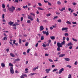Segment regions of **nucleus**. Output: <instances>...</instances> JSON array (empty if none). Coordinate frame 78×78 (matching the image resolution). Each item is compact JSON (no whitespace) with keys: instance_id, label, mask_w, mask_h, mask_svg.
Segmentation results:
<instances>
[{"instance_id":"f704fd0d","label":"nucleus","mask_w":78,"mask_h":78,"mask_svg":"<svg viewBox=\"0 0 78 78\" xmlns=\"http://www.w3.org/2000/svg\"><path fill=\"white\" fill-rule=\"evenodd\" d=\"M22 76H25L26 77H27V75L25 74H23L22 75Z\"/></svg>"},{"instance_id":"69168bd1","label":"nucleus","mask_w":78,"mask_h":78,"mask_svg":"<svg viewBox=\"0 0 78 78\" xmlns=\"http://www.w3.org/2000/svg\"><path fill=\"white\" fill-rule=\"evenodd\" d=\"M49 55L48 54H45V56H48Z\"/></svg>"},{"instance_id":"6e6552de","label":"nucleus","mask_w":78,"mask_h":78,"mask_svg":"<svg viewBox=\"0 0 78 78\" xmlns=\"http://www.w3.org/2000/svg\"><path fill=\"white\" fill-rule=\"evenodd\" d=\"M9 25L10 26H12V24H13L14 22H12V21H10L9 22Z\"/></svg>"},{"instance_id":"c03bdc74","label":"nucleus","mask_w":78,"mask_h":78,"mask_svg":"<svg viewBox=\"0 0 78 78\" xmlns=\"http://www.w3.org/2000/svg\"><path fill=\"white\" fill-rule=\"evenodd\" d=\"M9 43L10 44V45H12V46H14V44H12V42H9Z\"/></svg>"},{"instance_id":"a878e982","label":"nucleus","mask_w":78,"mask_h":78,"mask_svg":"<svg viewBox=\"0 0 78 78\" xmlns=\"http://www.w3.org/2000/svg\"><path fill=\"white\" fill-rule=\"evenodd\" d=\"M57 4L58 5H60L61 4V2L59 1L57 2Z\"/></svg>"},{"instance_id":"864d4df0","label":"nucleus","mask_w":78,"mask_h":78,"mask_svg":"<svg viewBox=\"0 0 78 78\" xmlns=\"http://www.w3.org/2000/svg\"><path fill=\"white\" fill-rule=\"evenodd\" d=\"M15 23L16 24V25H20L19 24H18V23H17V22H15Z\"/></svg>"},{"instance_id":"c9c22d12","label":"nucleus","mask_w":78,"mask_h":78,"mask_svg":"<svg viewBox=\"0 0 78 78\" xmlns=\"http://www.w3.org/2000/svg\"><path fill=\"white\" fill-rule=\"evenodd\" d=\"M58 16H54L53 18V19H54L55 20V19H57L58 18Z\"/></svg>"},{"instance_id":"7ed1b4c3","label":"nucleus","mask_w":78,"mask_h":78,"mask_svg":"<svg viewBox=\"0 0 78 78\" xmlns=\"http://www.w3.org/2000/svg\"><path fill=\"white\" fill-rule=\"evenodd\" d=\"M57 46L58 47H62L61 43L60 42H58L57 43Z\"/></svg>"},{"instance_id":"7c9ffc66","label":"nucleus","mask_w":78,"mask_h":78,"mask_svg":"<svg viewBox=\"0 0 78 78\" xmlns=\"http://www.w3.org/2000/svg\"><path fill=\"white\" fill-rule=\"evenodd\" d=\"M51 14L50 13H49L46 15V16L47 17H49V16H50Z\"/></svg>"},{"instance_id":"774afa93","label":"nucleus","mask_w":78,"mask_h":78,"mask_svg":"<svg viewBox=\"0 0 78 78\" xmlns=\"http://www.w3.org/2000/svg\"><path fill=\"white\" fill-rule=\"evenodd\" d=\"M20 78H25L22 75L20 76Z\"/></svg>"},{"instance_id":"13d9d810","label":"nucleus","mask_w":78,"mask_h":78,"mask_svg":"<svg viewBox=\"0 0 78 78\" xmlns=\"http://www.w3.org/2000/svg\"><path fill=\"white\" fill-rule=\"evenodd\" d=\"M53 28L52 27H50V30H53Z\"/></svg>"},{"instance_id":"6ab92c4d","label":"nucleus","mask_w":78,"mask_h":78,"mask_svg":"<svg viewBox=\"0 0 78 78\" xmlns=\"http://www.w3.org/2000/svg\"><path fill=\"white\" fill-rule=\"evenodd\" d=\"M36 75V73H31L30 74V76H32V75Z\"/></svg>"},{"instance_id":"052dcab7","label":"nucleus","mask_w":78,"mask_h":78,"mask_svg":"<svg viewBox=\"0 0 78 78\" xmlns=\"http://www.w3.org/2000/svg\"><path fill=\"white\" fill-rule=\"evenodd\" d=\"M49 61H50V62H53V60H51V59H49Z\"/></svg>"},{"instance_id":"f257e3e1","label":"nucleus","mask_w":78,"mask_h":78,"mask_svg":"<svg viewBox=\"0 0 78 78\" xmlns=\"http://www.w3.org/2000/svg\"><path fill=\"white\" fill-rule=\"evenodd\" d=\"M15 7L13 6H12L10 8H9L8 9L9 11L11 12H14L15 10Z\"/></svg>"},{"instance_id":"79ce46f5","label":"nucleus","mask_w":78,"mask_h":78,"mask_svg":"<svg viewBox=\"0 0 78 78\" xmlns=\"http://www.w3.org/2000/svg\"><path fill=\"white\" fill-rule=\"evenodd\" d=\"M25 45L26 47L28 46V42L26 43V44H25Z\"/></svg>"},{"instance_id":"4468645a","label":"nucleus","mask_w":78,"mask_h":78,"mask_svg":"<svg viewBox=\"0 0 78 78\" xmlns=\"http://www.w3.org/2000/svg\"><path fill=\"white\" fill-rule=\"evenodd\" d=\"M72 39L73 41H74L75 42H77V41H78V40L75 39L74 38H72Z\"/></svg>"},{"instance_id":"2f4dec72","label":"nucleus","mask_w":78,"mask_h":78,"mask_svg":"<svg viewBox=\"0 0 78 78\" xmlns=\"http://www.w3.org/2000/svg\"><path fill=\"white\" fill-rule=\"evenodd\" d=\"M30 51V49H28L27 51V53H29Z\"/></svg>"},{"instance_id":"6e6d98bb","label":"nucleus","mask_w":78,"mask_h":78,"mask_svg":"<svg viewBox=\"0 0 78 78\" xmlns=\"http://www.w3.org/2000/svg\"><path fill=\"white\" fill-rule=\"evenodd\" d=\"M42 33L44 34H46V32L45 31H43L42 32Z\"/></svg>"},{"instance_id":"8fccbe9b","label":"nucleus","mask_w":78,"mask_h":78,"mask_svg":"<svg viewBox=\"0 0 78 78\" xmlns=\"http://www.w3.org/2000/svg\"><path fill=\"white\" fill-rule=\"evenodd\" d=\"M73 15H74V16H78V15H77V14H75V13H73Z\"/></svg>"},{"instance_id":"338daca9","label":"nucleus","mask_w":78,"mask_h":78,"mask_svg":"<svg viewBox=\"0 0 78 78\" xmlns=\"http://www.w3.org/2000/svg\"><path fill=\"white\" fill-rule=\"evenodd\" d=\"M44 3H48V1H46L45 0H44Z\"/></svg>"},{"instance_id":"b1692460","label":"nucleus","mask_w":78,"mask_h":78,"mask_svg":"<svg viewBox=\"0 0 78 78\" xmlns=\"http://www.w3.org/2000/svg\"><path fill=\"white\" fill-rule=\"evenodd\" d=\"M57 51H61V49H60V47H58L57 48Z\"/></svg>"},{"instance_id":"ddd939ff","label":"nucleus","mask_w":78,"mask_h":78,"mask_svg":"<svg viewBox=\"0 0 78 78\" xmlns=\"http://www.w3.org/2000/svg\"><path fill=\"white\" fill-rule=\"evenodd\" d=\"M64 59L65 61H70V58H65Z\"/></svg>"},{"instance_id":"3c124183","label":"nucleus","mask_w":78,"mask_h":78,"mask_svg":"<svg viewBox=\"0 0 78 78\" xmlns=\"http://www.w3.org/2000/svg\"><path fill=\"white\" fill-rule=\"evenodd\" d=\"M56 24H55V26H52V27H53L54 28H55V27H56Z\"/></svg>"},{"instance_id":"4c0bfd02","label":"nucleus","mask_w":78,"mask_h":78,"mask_svg":"<svg viewBox=\"0 0 78 78\" xmlns=\"http://www.w3.org/2000/svg\"><path fill=\"white\" fill-rule=\"evenodd\" d=\"M21 10V8H18L17 9V11H20Z\"/></svg>"},{"instance_id":"393cba45","label":"nucleus","mask_w":78,"mask_h":78,"mask_svg":"<svg viewBox=\"0 0 78 78\" xmlns=\"http://www.w3.org/2000/svg\"><path fill=\"white\" fill-rule=\"evenodd\" d=\"M66 23H68V24H69V25H70L71 24V23L69 21L66 22Z\"/></svg>"},{"instance_id":"0eeeda50","label":"nucleus","mask_w":78,"mask_h":78,"mask_svg":"<svg viewBox=\"0 0 78 78\" xmlns=\"http://www.w3.org/2000/svg\"><path fill=\"white\" fill-rule=\"evenodd\" d=\"M65 56V54H62L59 55V58H62V57H64Z\"/></svg>"},{"instance_id":"473e14b6","label":"nucleus","mask_w":78,"mask_h":78,"mask_svg":"<svg viewBox=\"0 0 78 78\" xmlns=\"http://www.w3.org/2000/svg\"><path fill=\"white\" fill-rule=\"evenodd\" d=\"M30 14L31 15H32V16H35L34 14L33 13L30 12Z\"/></svg>"},{"instance_id":"39448f33","label":"nucleus","mask_w":78,"mask_h":78,"mask_svg":"<svg viewBox=\"0 0 78 78\" xmlns=\"http://www.w3.org/2000/svg\"><path fill=\"white\" fill-rule=\"evenodd\" d=\"M51 70V69H46L45 70V72H46L47 73H49V72Z\"/></svg>"},{"instance_id":"0e129e2a","label":"nucleus","mask_w":78,"mask_h":78,"mask_svg":"<svg viewBox=\"0 0 78 78\" xmlns=\"http://www.w3.org/2000/svg\"><path fill=\"white\" fill-rule=\"evenodd\" d=\"M65 39H66V37H63L62 39L63 41H65Z\"/></svg>"},{"instance_id":"aec40b11","label":"nucleus","mask_w":78,"mask_h":78,"mask_svg":"<svg viewBox=\"0 0 78 78\" xmlns=\"http://www.w3.org/2000/svg\"><path fill=\"white\" fill-rule=\"evenodd\" d=\"M41 41H42V40H44V37L43 36H42L41 38Z\"/></svg>"},{"instance_id":"2eb2a0df","label":"nucleus","mask_w":78,"mask_h":78,"mask_svg":"<svg viewBox=\"0 0 78 78\" xmlns=\"http://www.w3.org/2000/svg\"><path fill=\"white\" fill-rule=\"evenodd\" d=\"M68 44V46H72V45H73L72 43L71 42L69 43Z\"/></svg>"},{"instance_id":"1a4fd4ad","label":"nucleus","mask_w":78,"mask_h":78,"mask_svg":"<svg viewBox=\"0 0 78 78\" xmlns=\"http://www.w3.org/2000/svg\"><path fill=\"white\" fill-rule=\"evenodd\" d=\"M68 30V28L63 27L62 28V31H65V30Z\"/></svg>"},{"instance_id":"412c9836","label":"nucleus","mask_w":78,"mask_h":78,"mask_svg":"<svg viewBox=\"0 0 78 78\" xmlns=\"http://www.w3.org/2000/svg\"><path fill=\"white\" fill-rule=\"evenodd\" d=\"M61 44L62 46L63 45H64L65 44V41H63L62 42Z\"/></svg>"},{"instance_id":"f8f14e48","label":"nucleus","mask_w":78,"mask_h":78,"mask_svg":"<svg viewBox=\"0 0 78 78\" xmlns=\"http://www.w3.org/2000/svg\"><path fill=\"white\" fill-rule=\"evenodd\" d=\"M59 10L60 11H63L65 10L66 9L65 8V7L62 8V9H59Z\"/></svg>"},{"instance_id":"603ef678","label":"nucleus","mask_w":78,"mask_h":78,"mask_svg":"<svg viewBox=\"0 0 78 78\" xmlns=\"http://www.w3.org/2000/svg\"><path fill=\"white\" fill-rule=\"evenodd\" d=\"M73 5H76V2H74L73 3H72Z\"/></svg>"},{"instance_id":"37998d69","label":"nucleus","mask_w":78,"mask_h":78,"mask_svg":"<svg viewBox=\"0 0 78 78\" xmlns=\"http://www.w3.org/2000/svg\"><path fill=\"white\" fill-rule=\"evenodd\" d=\"M57 70H58V69H54L53 70L52 72H55V71H57Z\"/></svg>"},{"instance_id":"5fc2aeb1","label":"nucleus","mask_w":78,"mask_h":78,"mask_svg":"<svg viewBox=\"0 0 78 78\" xmlns=\"http://www.w3.org/2000/svg\"><path fill=\"white\" fill-rule=\"evenodd\" d=\"M75 65H77L78 64V62L77 61L75 62Z\"/></svg>"},{"instance_id":"f03ea898","label":"nucleus","mask_w":78,"mask_h":78,"mask_svg":"<svg viewBox=\"0 0 78 78\" xmlns=\"http://www.w3.org/2000/svg\"><path fill=\"white\" fill-rule=\"evenodd\" d=\"M10 73L12 74H13L14 73V70H13V67H11L10 68Z\"/></svg>"},{"instance_id":"bf43d9fd","label":"nucleus","mask_w":78,"mask_h":78,"mask_svg":"<svg viewBox=\"0 0 78 78\" xmlns=\"http://www.w3.org/2000/svg\"><path fill=\"white\" fill-rule=\"evenodd\" d=\"M16 40H13V44H14L16 43Z\"/></svg>"},{"instance_id":"4be33fe9","label":"nucleus","mask_w":78,"mask_h":78,"mask_svg":"<svg viewBox=\"0 0 78 78\" xmlns=\"http://www.w3.org/2000/svg\"><path fill=\"white\" fill-rule=\"evenodd\" d=\"M64 35L66 37H67V36H69V34L65 33L64 34Z\"/></svg>"},{"instance_id":"4d7b16f0","label":"nucleus","mask_w":78,"mask_h":78,"mask_svg":"<svg viewBox=\"0 0 78 78\" xmlns=\"http://www.w3.org/2000/svg\"><path fill=\"white\" fill-rule=\"evenodd\" d=\"M69 37H68L66 38V41H69Z\"/></svg>"},{"instance_id":"9d476101","label":"nucleus","mask_w":78,"mask_h":78,"mask_svg":"<svg viewBox=\"0 0 78 78\" xmlns=\"http://www.w3.org/2000/svg\"><path fill=\"white\" fill-rule=\"evenodd\" d=\"M50 37V39L52 40H54L55 39V36H51Z\"/></svg>"},{"instance_id":"72a5a7b5","label":"nucleus","mask_w":78,"mask_h":78,"mask_svg":"<svg viewBox=\"0 0 78 78\" xmlns=\"http://www.w3.org/2000/svg\"><path fill=\"white\" fill-rule=\"evenodd\" d=\"M67 67H69V68H71L72 67V66L70 65H67L66 66Z\"/></svg>"},{"instance_id":"e433bc0d","label":"nucleus","mask_w":78,"mask_h":78,"mask_svg":"<svg viewBox=\"0 0 78 78\" xmlns=\"http://www.w3.org/2000/svg\"><path fill=\"white\" fill-rule=\"evenodd\" d=\"M73 24V25H75V24H76V22H72Z\"/></svg>"},{"instance_id":"a211bd4d","label":"nucleus","mask_w":78,"mask_h":78,"mask_svg":"<svg viewBox=\"0 0 78 78\" xmlns=\"http://www.w3.org/2000/svg\"><path fill=\"white\" fill-rule=\"evenodd\" d=\"M9 65L10 67H13V65L11 63H9Z\"/></svg>"},{"instance_id":"a19ab883","label":"nucleus","mask_w":78,"mask_h":78,"mask_svg":"<svg viewBox=\"0 0 78 78\" xmlns=\"http://www.w3.org/2000/svg\"><path fill=\"white\" fill-rule=\"evenodd\" d=\"M4 41H5V40H7V37H5L3 38Z\"/></svg>"},{"instance_id":"bb28decb","label":"nucleus","mask_w":78,"mask_h":78,"mask_svg":"<svg viewBox=\"0 0 78 78\" xmlns=\"http://www.w3.org/2000/svg\"><path fill=\"white\" fill-rule=\"evenodd\" d=\"M68 78H72V74H69L68 76Z\"/></svg>"},{"instance_id":"c85d7f7f","label":"nucleus","mask_w":78,"mask_h":78,"mask_svg":"<svg viewBox=\"0 0 78 78\" xmlns=\"http://www.w3.org/2000/svg\"><path fill=\"white\" fill-rule=\"evenodd\" d=\"M2 7L4 9L5 8V4H3L2 5Z\"/></svg>"},{"instance_id":"dca6fc26","label":"nucleus","mask_w":78,"mask_h":78,"mask_svg":"<svg viewBox=\"0 0 78 78\" xmlns=\"http://www.w3.org/2000/svg\"><path fill=\"white\" fill-rule=\"evenodd\" d=\"M10 56H12V57H15V55L13 53H10Z\"/></svg>"},{"instance_id":"c756f323","label":"nucleus","mask_w":78,"mask_h":78,"mask_svg":"<svg viewBox=\"0 0 78 78\" xmlns=\"http://www.w3.org/2000/svg\"><path fill=\"white\" fill-rule=\"evenodd\" d=\"M16 61H20V58H17L15 59Z\"/></svg>"},{"instance_id":"e2e57ef3","label":"nucleus","mask_w":78,"mask_h":78,"mask_svg":"<svg viewBox=\"0 0 78 78\" xmlns=\"http://www.w3.org/2000/svg\"><path fill=\"white\" fill-rule=\"evenodd\" d=\"M23 54L24 55H27V53H26V52H23Z\"/></svg>"},{"instance_id":"423d86ee","label":"nucleus","mask_w":78,"mask_h":78,"mask_svg":"<svg viewBox=\"0 0 78 78\" xmlns=\"http://www.w3.org/2000/svg\"><path fill=\"white\" fill-rule=\"evenodd\" d=\"M44 28L43 27V26H41L40 27V31H42L43 30H44Z\"/></svg>"},{"instance_id":"49530a36","label":"nucleus","mask_w":78,"mask_h":78,"mask_svg":"<svg viewBox=\"0 0 78 78\" xmlns=\"http://www.w3.org/2000/svg\"><path fill=\"white\" fill-rule=\"evenodd\" d=\"M43 47H46V45L45 44H43L42 45Z\"/></svg>"},{"instance_id":"a18cd8bd","label":"nucleus","mask_w":78,"mask_h":78,"mask_svg":"<svg viewBox=\"0 0 78 78\" xmlns=\"http://www.w3.org/2000/svg\"><path fill=\"white\" fill-rule=\"evenodd\" d=\"M2 19H5V14H2Z\"/></svg>"},{"instance_id":"20e7f679","label":"nucleus","mask_w":78,"mask_h":78,"mask_svg":"<svg viewBox=\"0 0 78 78\" xmlns=\"http://www.w3.org/2000/svg\"><path fill=\"white\" fill-rule=\"evenodd\" d=\"M64 68H62V69H61L59 71V74H61V73H62V71H64Z\"/></svg>"},{"instance_id":"09e8293b","label":"nucleus","mask_w":78,"mask_h":78,"mask_svg":"<svg viewBox=\"0 0 78 78\" xmlns=\"http://www.w3.org/2000/svg\"><path fill=\"white\" fill-rule=\"evenodd\" d=\"M38 45H39V44L38 43H37L35 45L36 47H37V46H38Z\"/></svg>"},{"instance_id":"cd10ccee","label":"nucleus","mask_w":78,"mask_h":78,"mask_svg":"<svg viewBox=\"0 0 78 78\" xmlns=\"http://www.w3.org/2000/svg\"><path fill=\"white\" fill-rule=\"evenodd\" d=\"M49 34V33H48V31H47L46 32V36H48V35Z\"/></svg>"},{"instance_id":"680f3d73","label":"nucleus","mask_w":78,"mask_h":78,"mask_svg":"<svg viewBox=\"0 0 78 78\" xmlns=\"http://www.w3.org/2000/svg\"><path fill=\"white\" fill-rule=\"evenodd\" d=\"M48 5L51 6V3H50V2H48Z\"/></svg>"},{"instance_id":"9b49d317","label":"nucleus","mask_w":78,"mask_h":78,"mask_svg":"<svg viewBox=\"0 0 78 78\" xmlns=\"http://www.w3.org/2000/svg\"><path fill=\"white\" fill-rule=\"evenodd\" d=\"M1 66L3 67H5V64L3 63H2L1 64Z\"/></svg>"},{"instance_id":"f3484780","label":"nucleus","mask_w":78,"mask_h":78,"mask_svg":"<svg viewBox=\"0 0 78 78\" xmlns=\"http://www.w3.org/2000/svg\"><path fill=\"white\" fill-rule=\"evenodd\" d=\"M37 9L39 10H41V11H44V9H43L41 8L40 7H38Z\"/></svg>"},{"instance_id":"5701e85b","label":"nucleus","mask_w":78,"mask_h":78,"mask_svg":"<svg viewBox=\"0 0 78 78\" xmlns=\"http://www.w3.org/2000/svg\"><path fill=\"white\" fill-rule=\"evenodd\" d=\"M19 44H21L22 43V40L20 38L19 39Z\"/></svg>"},{"instance_id":"de8ad7c7","label":"nucleus","mask_w":78,"mask_h":78,"mask_svg":"<svg viewBox=\"0 0 78 78\" xmlns=\"http://www.w3.org/2000/svg\"><path fill=\"white\" fill-rule=\"evenodd\" d=\"M27 23H31V21L30 20H27Z\"/></svg>"},{"instance_id":"58836bf2","label":"nucleus","mask_w":78,"mask_h":78,"mask_svg":"<svg viewBox=\"0 0 78 78\" xmlns=\"http://www.w3.org/2000/svg\"><path fill=\"white\" fill-rule=\"evenodd\" d=\"M57 21L58 22H59V23L61 22H62L61 20L60 19H58V20Z\"/></svg>"},{"instance_id":"ea45409f","label":"nucleus","mask_w":78,"mask_h":78,"mask_svg":"<svg viewBox=\"0 0 78 78\" xmlns=\"http://www.w3.org/2000/svg\"><path fill=\"white\" fill-rule=\"evenodd\" d=\"M27 17L29 19H31V16L28 15V16Z\"/></svg>"}]
</instances>
